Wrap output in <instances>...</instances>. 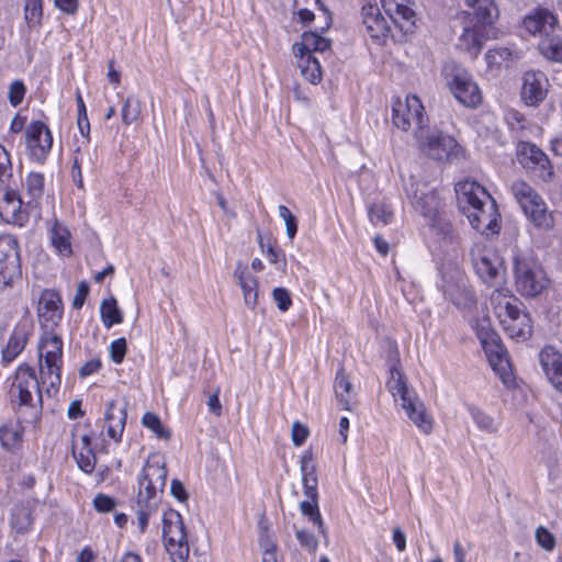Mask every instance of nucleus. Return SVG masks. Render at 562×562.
Here are the masks:
<instances>
[{
	"mask_svg": "<svg viewBox=\"0 0 562 562\" xmlns=\"http://www.w3.org/2000/svg\"><path fill=\"white\" fill-rule=\"evenodd\" d=\"M512 191L528 220L538 228L550 229L553 217L536 190L524 181L514 182Z\"/></svg>",
	"mask_w": 562,
	"mask_h": 562,
	"instance_id": "nucleus-6",
	"label": "nucleus"
},
{
	"mask_svg": "<svg viewBox=\"0 0 562 562\" xmlns=\"http://www.w3.org/2000/svg\"><path fill=\"white\" fill-rule=\"evenodd\" d=\"M514 273L516 289L522 296L536 297L550 285L541 263L532 256H517Z\"/></svg>",
	"mask_w": 562,
	"mask_h": 562,
	"instance_id": "nucleus-4",
	"label": "nucleus"
},
{
	"mask_svg": "<svg viewBox=\"0 0 562 562\" xmlns=\"http://www.w3.org/2000/svg\"><path fill=\"white\" fill-rule=\"evenodd\" d=\"M457 21L461 27L458 46L475 58L483 47V29L486 24L474 22L470 13L462 11L458 14Z\"/></svg>",
	"mask_w": 562,
	"mask_h": 562,
	"instance_id": "nucleus-15",
	"label": "nucleus"
},
{
	"mask_svg": "<svg viewBox=\"0 0 562 562\" xmlns=\"http://www.w3.org/2000/svg\"><path fill=\"white\" fill-rule=\"evenodd\" d=\"M101 319L105 328H111L115 324L123 322V315L117 306L114 296H110L102 301L100 306Z\"/></svg>",
	"mask_w": 562,
	"mask_h": 562,
	"instance_id": "nucleus-36",
	"label": "nucleus"
},
{
	"mask_svg": "<svg viewBox=\"0 0 562 562\" xmlns=\"http://www.w3.org/2000/svg\"><path fill=\"white\" fill-rule=\"evenodd\" d=\"M539 361L552 386L562 393V353L546 346L539 353Z\"/></svg>",
	"mask_w": 562,
	"mask_h": 562,
	"instance_id": "nucleus-21",
	"label": "nucleus"
},
{
	"mask_svg": "<svg viewBox=\"0 0 562 562\" xmlns=\"http://www.w3.org/2000/svg\"><path fill=\"white\" fill-rule=\"evenodd\" d=\"M362 23L367 34L375 42L383 43L391 32L386 20L376 4L366 3L361 9Z\"/></svg>",
	"mask_w": 562,
	"mask_h": 562,
	"instance_id": "nucleus-18",
	"label": "nucleus"
},
{
	"mask_svg": "<svg viewBox=\"0 0 562 562\" xmlns=\"http://www.w3.org/2000/svg\"><path fill=\"white\" fill-rule=\"evenodd\" d=\"M296 538L300 544L308 552L314 553L317 549L318 541L315 536L306 530H297Z\"/></svg>",
	"mask_w": 562,
	"mask_h": 562,
	"instance_id": "nucleus-57",
	"label": "nucleus"
},
{
	"mask_svg": "<svg viewBox=\"0 0 562 562\" xmlns=\"http://www.w3.org/2000/svg\"><path fill=\"white\" fill-rule=\"evenodd\" d=\"M447 83L454 97L467 106H476L482 95L477 85L462 68L453 67L446 74Z\"/></svg>",
	"mask_w": 562,
	"mask_h": 562,
	"instance_id": "nucleus-11",
	"label": "nucleus"
},
{
	"mask_svg": "<svg viewBox=\"0 0 562 562\" xmlns=\"http://www.w3.org/2000/svg\"><path fill=\"white\" fill-rule=\"evenodd\" d=\"M25 91H26V89L22 81H20V80L13 81L9 87V93H8L10 103L13 106H18L23 101Z\"/></svg>",
	"mask_w": 562,
	"mask_h": 562,
	"instance_id": "nucleus-55",
	"label": "nucleus"
},
{
	"mask_svg": "<svg viewBox=\"0 0 562 562\" xmlns=\"http://www.w3.org/2000/svg\"><path fill=\"white\" fill-rule=\"evenodd\" d=\"M26 146L32 157L43 161L53 145V137L49 128L41 121H33L26 127Z\"/></svg>",
	"mask_w": 562,
	"mask_h": 562,
	"instance_id": "nucleus-17",
	"label": "nucleus"
},
{
	"mask_svg": "<svg viewBox=\"0 0 562 562\" xmlns=\"http://www.w3.org/2000/svg\"><path fill=\"white\" fill-rule=\"evenodd\" d=\"M22 200H12L10 203H0V215L8 223H19L22 220Z\"/></svg>",
	"mask_w": 562,
	"mask_h": 562,
	"instance_id": "nucleus-45",
	"label": "nucleus"
},
{
	"mask_svg": "<svg viewBox=\"0 0 562 562\" xmlns=\"http://www.w3.org/2000/svg\"><path fill=\"white\" fill-rule=\"evenodd\" d=\"M72 454L83 472L91 473L94 470L97 459L92 448L81 447L78 450V447L74 446Z\"/></svg>",
	"mask_w": 562,
	"mask_h": 562,
	"instance_id": "nucleus-39",
	"label": "nucleus"
},
{
	"mask_svg": "<svg viewBox=\"0 0 562 562\" xmlns=\"http://www.w3.org/2000/svg\"><path fill=\"white\" fill-rule=\"evenodd\" d=\"M476 334L483 348H486L491 344L497 342L496 334L493 329L490 328L488 325L482 324L477 326Z\"/></svg>",
	"mask_w": 562,
	"mask_h": 562,
	"instance_id": "nucleus-59",
	"label": "nucleus"
},
{
	"mask_svg": "<svg viewBox=\"0 0 562 562\" xmlns=\"http://www.w3.org/2000/svg\"><path fill=\"white\" fill-rule=\"evenodd\" d=\"M537 543L547 551H552L555 547V538L547 528L540 526L536 529Z\"/></svg>",
	"mask_w": 562,
	"mask_h": 562,
	"instance_id": "nucleus-53",
	"label": "nucleus"
},
{
	"mask_svg": "<svg viewBox=\"0 0 562 562\" xmlns=\"http://www.w3.org/2000/svg\"><path fill=\"white\" fill-rule=\"evenodd\" d=\"M138 512H137V521L140 529V532H144L147 525L149 516L156 512L157 506L154 505H147V504H137Z\"/></svg>",
	"mask_w": 562,
	"mask_h": 562,
	"instance_id": "nucleus-58",
	"label": "nucleus"
},
{
	"mask_svg": "<svg viewBox=\"0 0 562 562\" xmlns=\"http://www.w3.org/2000/svg\"><path fill=\"white\" fill-rule=\"evenodd\" d=\"M411 422L424 434L429 435L432 431L434 423L431 416L427 413L424 403L415 394L409 398H404L402 403Z\"/></svg>",
	"mask_w": 562,
	"mask_h": 562,
	"instance_id": "nucleus-24",
	"label": "nucleus"
},
{
	"mask_svg": "<svg viewBox=\"0 0 562 562\" xmlns=\"http://www.w3.org/2000/svg\"><path fill=\"white\" fill-rule=\"evenodd\" d=\"M441 289L445 295L459 308H470L475 304L467 278L458 269L442 274Z\"/></svg>",
	"mask_w": 562,
	"mask_h": 562,
	"instance_id": "nucleus-14",
	"label": "nucleus"
},
{
	"mask_svg": "<svg viewBox=\"0 0 562 562\" xmlns=\"http://www.w3.org/2000/svg\"><path fill=\"white\" fill-rule=\"evenodd\" d=\"M235 278L243 290L245 304L255 308L258 302V281L249 271L247 266L238 262L234 271Z\"/></svg>",
	"mask_w": 562,
	"mask_h": 562,
	"instance_id": "nucleus-28",
	"label": "nucleus"
},
{
	"mask_svg": "<svg viewBox=\"0 0 562 562\" xmlns=\"http://www.w3.org/2000/svg\"><path fill=\"white\" fill-rule=\"evenodd\" d=\"M469 412H470L474 423L481 430L490 432V434L495 432L497 430V427L494 423L493 417L485 414L480 408L470 406Z\"/></svg>",
	"mask_w": 562,
	"mask_h": 562,
	"instance_id": "nucleus-46",
	"label": "nucleus"
},
{
	"mask_svg": "<svg viewBox=\"0 0 562 562\" xmlns=\"http://www.w3.org/2000/svg\"><path fill=\"white\" fill-rule=\"evenodd\" d=\"M491 300L496 304V314L510 338L525 341L531 337L532 324L529 314L521 312L516 304L499 291H494Z\"/></svg>",
	"mask_w": 562,
	"mask_h": 562,
	"instance_id": "nucleus-5",
	"label": "nucleus"
},
{
	"mask_svg": "<svg viewBox=\"0 0 562 562\" xmlns=\"http://www.w3.org/2000/svg\"><path fill=\"white\" fill-rule=\"evenodd\" d=\"M301 513L317 526L322 533H325L324 522L319 513L317 501H303L300 503Z\"/></svg>",
	"mask_w": 562,
	"mask_h": 562,
	"instance_id": "nucleus-42",
	"label": "nucleus"
},
{
	"mask_svg": "<svg viewBox=\"0 0 562 562\" xmlns=\"http://www.w3.org/2000/svg\"><path fill=\"white\" fill-rule=\"evenodd\" d=\"M40 375L41 383L47 385L45 392L53 396L60 385V370L63 364V340L53 331H45L40 346Z\"/></svg>",
	"mask_w": 562,
	"mask_h": 562,
	"instance_id": "nucleus-3",
	"label": "nucleus"
},
{
	"mask_svg": "<svg viewBox=\"0 0 562 562\" xmlns=\"http://www.w3.org/2000/svg\"><path fill=\"white\" fill-rule=\"evenodd\" d=\"M99 161V151L97 146H86L79 148L74 157L75 167H82L87 172H93Z\"/></svg>",
	"mask_w": 562,
	"mask_h": 562,
	"instance_id": "nucleus-38",
	"label": "nucleus"
},
{
	"mask_svg": "<svg viewBox=\"0 0 562 562\" xmlns=\"http://www.w3.org/2000/svg\"><path fill=\"white\" fill-rule=\"evenodd\" d=\"M415 137L425 154L435 160L449 159L457 147L453 137L438 131L430 132L428 128L415 131Z\"/></svg>",
	"mask_w": 562,
	"mask_h": 562,
	"instance_id": "nucleus-12",
	"label": "nucleus"
},
{
	"mask_svg": "<svg viewBox=\"0 0 562 562\" xmlns=\"http://www.w3.org/2000/svg\"><path fill=\"white\" fill-rule=\"evenodd\" d=\"M95 509L100 513H109L115 508V501L104 494H98L93 501Z\"/></svg>",
	"mask_w": 562,
	"mask_h": 562,
	"instance_id": "nucleus-61",
	"label": "nucleus"
},
{
	"mask_svg": "<svg viewBox=\"0 0 562 562\" xmlns=\"http://www.w3.org/2000/svg\"><path fill=\"white\" fill-rule=\"evenodd\" d=\"M472 256L474 268L483 281L490 282L496 278L498 273V258L493 250L479 249Z\"/></svg>",
	"mask_w": 562,
	"mask_h": 562,
	"instance_id": "nucleus-29",
	"label": "nucleus"
},
{
	"mask_svg": "<svg viewBox=\"0 0 562 562\" xmlns=\"http://www.w3.org/2000/svg\"><path fill=\"white\" fill-rule=\"evenodd\" d=\"M127 417V404L123 407L116 408L115 401H111L106 404V412L104 414V420L106 424V434L110 438L116 442L121 441L122 434L125 428Z\"/></svg>",
	"mask_w": 562,
	"mask_h": 562,
	"instance_id": "nucleus-25",
	"label": "nucleus"
},
{
	"mask_svg": "<svg viewBox=\"0 0 562 562\" xmlns=\"http://www.w3.org/2000/svg\"><path fill=\"white\" fill-rule=\"evenodd\" d=\"M126 353V340L125 338H119L110 345L111 359L115 363H121Z\"/></svg>",
	"mask_w": 562,
	"mask_h": 562,
	"instance_id": "nucleus-56",
	"label": "nucleus"
},
{
	"mask_svg": "<svg viewBox=\"0 0 562 562\" xmlns=\"http://www.w3.org/2000/svg\"><path fill=\"white\" fill-rule=\"evenodd\" d=\"M301 472L303 485L317 487L316 465L311 451H306L301 459Z\"/></svg>",
	"mask_w": 562,
	"mask_h": 562,
	"instance_id": "nucleus-41",
	"label": "nucleus"
},
{
	"mask_svg": "<svg viewBox=\"0 0 562 562\" xmlns=\"http://www.w3.org/2000/svg\"><path fill=\"white\" fill-rule=\"evenodd\" d=\"M32 525L31 515L27 508L19 507L12 514V526L18 532L26 531Z\"/></svg>",
	"mask_w": 562,
	"mask_h": 562,
	"instance_id": "nucleus-48",
	"label": "nucleus"
},
{
	"mask_svg": "<svg viewBox=\"0 0 562 562\" xmlns=\"http://www.w3.org/2000/svg\"><path fill=\"white\" fill-rule=\"evenodd\" d=\"M456 194L459 210L475 231L496 232L499 217L497 205L484 187L476 181H461L456 186Z\"/></svg>",
	"mask_w": 562,
	"mask_h": 562,
	"instance_id": "nucleus-2",
	"label": "nucleus"
},
{
	"mask_svg": "<svg viewBox=\"0 0 562 562\" xmlns=\"http://www.w3.org/2000/svg\"><path fill=\"white\" fill-rule=\"evenodd\" d=\"M101 368V361L99 359H92L87 361L79 370V375L86 378L93 374Z\"/></svg>",
	"mask_w": 562,
	"mask_h": 562,
	"instance_id": "nucleus-64",
	"label": "nucleus"
},
{
	"mask_svg": "<svg viewBox=\"0 0 562 562\" xmlns=\"http://www.w3.org/2000/svg\"><path fill=\"white\" fill-rule=\"evenodd\" d=\"M406 191L415 210L418 211L429 222L442 214L441 200L435 192L431 191L418 195L417 192L411 193L408 189H406Z\"/></svg>",
	"mask_w": 562,
	"mask_h": 562,
	"instance_id": "nucleus-27",
	"label": "nucleus"
},
{
	"mask_svg": "<svg viewBox=\"0 0 562 562\" xmlns=\"http://www.w3.org/2000/svg\"><path fill=\"white\" fill-rule=\"evenodd\" d=\"M299 58L297 66L302 76L311 83H317L322 79L321 64L314 55L296 56Z\"/></svg>",
	"mask_w": 562,
	"mask_h": 562,
	"instance_id": "nucleus-35",
	"label": "nucleus"
},
{
	"mask_svg": "<svg viewBox=\"0 0 562 562\" xmlns=\"http://www.w3.org/2000/svg\"><path fill=\"white\" fill-rule=\"evenodd\" d=\"M272 297L281 312H286L292 305L290 292L285 288H276Z\"/></svg>",
	"mask_w": 562,
	"mask_h": 562,
	"instance_id": "nucleus-54",
	"label": "nucleus"
},
{
	"mask_svg": "<svg viewBox=\"0 0 562 562\" xmlns=\"http://www.w3.org/2000/svg\"><path fill=\"white\" fill-rule=\"evenodd\" d=\"M89 291H90V288H89L88 282H86V281L79 282L75 297L72 300L74 308L80 310L83 306L85 301H86L87 296L89 295Z\"/></svg>",
	"mask_w": 562,
	"mask_h": 562,
	"instance_id": "nucleus-63",
	"label": "nucleus"
},
{
	"mask_svg": "<svg viewBox=\"0 0 562 562\" xmlns=\"http://www.w3.org/2000/svg\"><path fill=\"white\" fill-rule=\"evenodd\" d=\"M538 49L540 54L548 60L562 63V37L551 33L543 37Z\"/></svg>",
	"mask_w": 562,
	"mask_h": 562,
	"instance_id": "nucleus-33",
	"label": "nucleus"
},
{
	"mask_svg": "<svg viewBox=\"0 0 562 562\" xmlns=\"http://www.w3.org/2000/svg\"><path fill=\"white\" fill-rule=\"evenodd\" d=\"M397 363L398 360L390 367L391 378L387 381V387L393 396H400L403 403L404 398H409L415 395V393L408 390L404 374L397 369Z\"/></svg>",
	"mask_w": 562,
	"mask_h": 562,
	"instance_id": "nucleus-32",
	"label": "nucleus"
},
{
	"mask_svg": "<svg viewBox=\"0 0 562 562\" xmlns=\"http://www.w3.org/2000/svg\"><path fill=\"white\" fill-rule=\"evenodd\" d=\"M464 2L471 9L468 12L474 22L491 25L497 18L494 0H464Z\"/></svg>",
	"mask_w": 562,
	"mask_h": 562,
	"instance_id": "nucleus-30",
	"label": "nucleus"
},
{
	"mask_svg": "<svg viewBox=\"0 0 562 562\" xmlns=\"http://www.w3.org/2000/svg\"><path fill=\"white\" fill-rule=\"evenodd\" d=\"M25 186L32 199H37L43 194L44 177L42 173L31 172L25 180Z\"/></svg>",
	"mask_w": 562,
	"mask_h": 562,
	"instance_id": "nucleus-50",
	"label": "nucleus"
},
{
	"mask_svg": "<svg viewBox=\"0 0 562 562\" xmlns=\"http://www.w3.org/2000/svg\"><path fill=\"white\" fill-rule=\"evenodd\" d=\"M140 115V101L133 97H127L122 108V121L126 125L136 122Z\"/></svg>",
	"mask_w": 562,
	"mask_h": 562,
	"instance_id": "nucleus-44",
	"label": "nucleus"
},
{
	"mask_svg": "<svg viewBox=\"0 0 562 562\" xmlns=\"http://www.w3.org/2000/svg\"><path fill=\"white\" fill-rule=\"evenodd\" d=\"M557 24V16L553 15L548 10H539L533 14L526 16L524 20L525 29L530 34H540L543 35V37L550 35L551 33H554Z\"/></svg>",
	"mask_w": 562,
	"mask_h": 562,
	"instance_id": "nucleus-26",
	"label": "nucleus"
},
{
	"mask_svg": "<svg viewBox=\"0 0 562 562\" xmlns=\"http://www.w3.org/2000/svg\"><path fill=\"white\" fill-rule=\"evenodd\" d=\"M518 162L535 177L548 182L553 176V168L543 150L529 142H521L517 146Z\"/></svg>",
	"mask_w": 562,
	"mask_h": 562,
	"instance_id": "nucleus-10",
	"label": "nucleus"
},
{
	"mask_svg": "<svg viewBox=\"0 0 562 562\" xmlns=\"http://www.w3.org/2000/svg\"><path fill=\"white\" fill-rule=\"evenodd\" d=\"M279 215L284 220L286 226V235L290 239H293L297 232V222L295 216L291 213V211L285 205H280L278 207Z\"/></svg>",
	"mask_w": 562,
	"mask_h": 562,
	"instance_id": "nucleus-52",
	"label": "nucleus"
},
{
	"mask_svg": "<svg viewBox=\"0 0 562 562\" xmlns=\"http://www.w3.org/2000/svg\"><path fill=\"white\" fill-rule=\"evenodd\" d=\"M385 13L390 16L395 27L404 34L415 31L416 13L412 5L413 0H380Z\"/></svg>",
	"mask_w": 562,
	"mask_h": 562,
	"instance_id": "nucleus-16",
	"label": "nucleus"
},
{
	"mask_svg": "<svg viewBox=\"0 0 562 562\" xmlns=\"http://www.w3.org/2000/svg\"><path fill=\"white\" fill-rule=\"evenodd\" d=\"M167 475L165 464L147 461L138 480L137 504L158 506V494L164 492Z\"/></svg>",
	"mask_w": 562,
	"mask_h": 562,
	"instance_id": "nucleus-8",
	"label": "nucleus"
},
{
	"mask_svg": "<svg viewBox=\"0 0 562 562\" xmlns=\"http://www.w3.org/2000/svg\"><path fill=\"white\" fill-rule=\"evenodd\" d=\"M142 424L144 427L150 429L159 439L169 440L171 438L170 430L165 428L159 416L151 412H147L143 415Z\"/></svg>",
	"mask_w": 562,
	"mask_h": 562,
	"instance_id": "nucleus-40",
	"label": "nucleus"
},
{
	"mask_svg": "<svg viewBox=\"0 0 562 562\" xmlns=\"http://www.w3.org/2000/svg\"><path fill=\"white\" fill-rule=\"evenodd\" d=\"M330 47L328 38L319 36L315 32H304L302 34V42L293 45L295 56L313 55L315 52H326Z\"/></svg>",
	"mask_w": 562,
	"mask_h": 562,
	"instance_id": "nucleus-31",
	"label": "nucleus"
},
{
	"mask_svg": "<svg viewBox=\"0 0 562 562\" xmlns=\"http://www.w3.org/2000/svg\"><path fill=\"white\" fill-rule=\"evenodd\" d=\"M21 274L18 240L12 235L0 236V283L10 285Z\"/></svg>",
	"mask_w": 562,
	"mask_h": 562,
	"instance_id": "nucleus-13",
	"label": "nucleus"
},
{
	"mask_svg": "<svg viewBox=\"0 0 562 562\" xmlns=\"http://www.w3.org/2000/svg\"><path fill=\"white\" fill-rule=\"evenodd\" d=\"M547 78L542 72L527 71L524 75L521 99L527 105L536 106L547 95Z\"/></svg>",
	"mask_w": 562,
	"mask_h": 562,
	"instance_id": "nucleus-22",
	"label": "nucleus"
},
{
	"mask_svg": "<svg viewBox=\"0 0 562 562\" xmlns=\"http://www.w3.org/2000/svg\"><path fill=\"white\" fill-rule=\"evenodd\" d=\"M392 112V120L397 128L407 131L413 125H415V131L426 128L427 117L424 114V105L416 95H407L405 100L394 101Z\"/></svg>",
	"mask_w": 562,
	"mask_h": 562,
	"instance_id": "nucleus-9",
	"label": "nucleus"
},
{
	"mask_svg": "<svg viewBox=\"0 0 562 562\" xmlns=\"http://www.w3.org/2000/svg\"><path fill=\"white\" fill-rule=\"evenodd\" d=\"M369 216L373 224H387L391 222L393 213L385 204H373L369 209Z\"/></svg>",
	"mask_w": 562,
	"mask_h": 562,
	"instance_id": "nucleus-49",
	"label": "nucleus"
},
{
	"mask_svg": "<svg viewBox=\"0 0 562 562\" xmlns=\"http://www.w3.org/2000/svg\"><path fill=\"white\" fill-rule=\"evenodd\" d=\"M267 256L269 258V261L271 263L278 265L277 269L284 272L286 269V260L285 256L282 251H279L276 249L272 245H268L267 248Z\"/></svg>",
	"mask_w": 562,
	"mask_h": 562,
	"instance_id": "nucleus-60",
	"label": "nucleus"
},
{
	"mask_svg": "<svg viewBox=\"0 0 562 562\" xmlns=\"http://www.w3.org/2000/svg\"><path fill=\"white\" fill-rule=\"evenodd\" d=\"M50 241L59 255H71L70 233L66 226L58 222H55L50 229Z\"/></svg>",
	"mask_w": 562,
	"mask_h": 562,
	"instance_id": "nucleus-34",
	"label": "nucleus"
},
{
	"mask_svg": "<svg viewBox=\"0 0 562 562\" xmlns=\"http://www.w3.org/2000/svg\"><path fill=\"white\" fill-rule=\"evenodd\" d=\"M430 227L434 229L437 236L442 239H451L453 236V227L452 224L440 214L437 218H434L429 222Z\"/></svg>",
	"mask_w": 562,
	"mask_h": 562,
	"instance_id": "nucleus-47",
	"label": "nucleus"
},
{
	"mask_svg": "<svg viewBox=\"0 0 562 562\" xmlns=\"http://www.w3.org/2000/svg\"><path fill=\"white\" fill-rule=\"evenodd\" d=\"M32 330L33 325L29 321H22L15 325L1 352L4 363L12 362L24 350Z\"/></svg>",
	"mask_w": 562,
	"mask_h": 562,
	"instance_id": "nucleus-20",
	"label": "nucleus"
},
{
	"mask_svg": "<svg viewBox=\"0 0 562 562\" xmlns=\"http://www.w3.org/2000/svg\"><path fill=\"white\" fill-rule=\"evenodd\" d=\"M12 177V162L7 149L0 144V187Z\"/></svg>",
	"mask_w": 562,
	"mask_h": 562,
	"instance_id": "nucleus-51",
	"label": "nucleus"
},
{
	"mask_svg": "<svg viewBox=\"0 0 562 562\" xmlns=\"http://www.w3.org/2000/svg\"><path fill=\"white\" fill-rule=\"evenodd\" d=\"M334 392L341 409L351 412L358 407L359 401L357 392L355 391L353 384L344 367H341L336 373Z\"/></svg>",
	"mask_w": 562,
	"mask_h": 562,
	"instance_id": "nucleus-23",
	"label": "nucleus"
},
{
	"mask_svg": "<svg viewBox=\"0 0 562 562\" xmlns=\"http://www.w3.org/2000/svg\"><path fill=\"white\" fill-rule=\"evenodd\" d=\"M43 15L42 0H25L24 19L30 27L41 23Z\"/></svg>",
	"mask_w": 562,
	"mask_h": 562,
	"instance_id": "nucleus-43",
	"label": "nucleus"
},
{
	"mask_svg": "<svg viewBox=\"0 0 562 562\" xmlns=\"http://www.w3.org/2000/svg\"><path fill=\"white\" fill-rule=\"evenodd\" d=\"M162 537L172 562H186L190 548L182 517L177 510L169 509L164 513Z\"/></svg>",
	"mask_w": 562,
	"mask_h": 562,
	"instance_id": "nucleus-7",
	"label": "nucleus"
},
{
	"mask_svg": "<svg viewBox=\"0 0 562 562\" xmlns=\"http://www.w3.org/2000/svg\"><path fill=\"white\" fill-rule=\"evenodd\" d=\"M40 384L33 368L26 363L19 366L10 389V400L20 417L0 427V442L4 449L13 450L20 446L23 434L22 420L32 424L40 418L43 405Z\"/></svg>",
	"mask_w": 562,
	"mask_h": 562,
	"instance_id": "nucleus-1",
	"label": "nucleus"
},
{
	"mask_svg": "<svg viewBox=\"0 0 562 562\" xmlns=\"http://www.w3.org/2000/svg\"><path fill=\"white\" fill-rule=\"evenodd\" d=\"M37 314L42 326L53 328L61 319V300L58 293L45 290L40 299Z\"/></svg>",
	"mask_w": 562,
	"mask_h": 562,
	"instance_id": "nucleus-19",
	"label": "nucleus"
},
{
	"mask_svg": "<svg viewBox=\"0 0 562 562\" xmlns=\"http://www.w3.org/2000/svg\"><path fill=\"white\" fill-rule=\"evenodd\" d=\"M310 435V430L306 426L300 424L299 422L293 423L292 425V441L296 447H300L304 443Z\"/></svg>",
	"mask_w": 562,
	"mask_h": 562,
	"instance_id": "nucleus-62",
	"label": "nucleus"
},
{
	"mask_svg": "<svg viewBox=\"0 0 562 562\" xmlns=\"http://www.w3.org/2000/svg\"><path fill=\"white\" fill-rule=\"evenodd\" d=\"M484 350L487 355L490 364L495 371L503 375L509 367L506 349L501 344L495 342L484 348Z\"/></svg>",
	"mask_w": 562,
	"mask_h": 562,
	"instance_id": "nucleus-37",
	"label": "nucleus"
}]
</instances>
